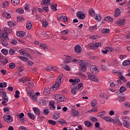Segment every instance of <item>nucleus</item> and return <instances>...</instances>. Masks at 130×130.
<instances>
[{"label":"nucleus","mask_w":130,"mask_h":130,"mask_svg":"<svg viewBox=\"0 0 130 130\" xmlns=\"http://www.w3.org/2000/svg\"><path fill=\"white\" fill-rule=\"evenodd\" d=\"M3 17L6 18V19H10L11 18V14L7 12H4L3 14Z\"/></svg>","instance_id":"nucleus-18"},{"label":"nucleus","mask_w":130,"mask_h":130,"mask_svg":"<svg viewBox=\"0 0 130 130\" xmlns=\"http://www.w3.org/2000/svg\"><path fill=\"white\" fill-rule=\"evenodd\" d=\"M105 114H106V111H104L101 112V114L100 115L99 114L98 116H99L100 117H101L102 118H104V115H105Z\"/></svg>","instance_id":"nucleus-41"},{"label":"nucleus","mask_w":130,"mask_h":130,"mask_svg":"<svg viewBox=\"0 0 130 130\" xmlns=\"http://www.w3.org/2000/svg\"><path fill=\"white\" fill-rule=\"evenodd\" d=\"M88 48H89V49H92V50L96 49L95 48V45L94 43L89 44L88 45Z\"/></svg>","instance_id":"nucleus-25"},{"label":"nucleus","mask_w":130,"mask_h":130,"mask_svg":"<svg viewBox=\"0 0 130 130\" xmlns=\"http://www.w3.org/2000/svg\"><path fill=\"white\" fill-rule=\"evenodd\" d=\"M101 69L105 72H107V71H108V68L105 66L102 65Z\"/></svg>","instance_id":"nucleus-43"},{"label":"nucleus","mask_w":130,"mask_h":130,"mask_svg":"<svg viewBox=\"0 0 130 130\" xmlns=\"http://www.w3.org/2000/svg\"><path fill=\"white\" fill-rule=\"evenodd\" d=\"M58 122L61 124V125H66V124H68V123L64 121L63 119L58 120Z\"/></svg>","instance_id":"nucleus-26"},{"label":"nucleus","mask_w":130,"mask_h":130,"mask_svg":"<svg viewBox=\"0 0 130 130\" xmlns=\"http://www.w3.org/2000/svg\"><path fill=\"white\" fill-rule=\"evenodd\" d=\"M43 112L44 114H45V115H48V114L49 113V109H44Z\"/></svg>","instance_id":"nucleus-48"},{"label":"nucleus","mask_w":130,"mask_h":130,"mask_svg":"<svg viewBox=\"0 0 130 130\" xmlns=\"http://www.w3.org/2000/svg\"><path fill=\"white\" fill-rule=\"evenodd\" d=\"M48 122L49 124H51V125H55V124H56V122L53 120H49Z\"/></svg>","instance_id":"nucleus-35"},{"label":"nucleus","mask_w":130,"mask_h":130,"mask_svg":"<svg viewBox=\"0 0 130 130\" xmlns=\"http://www.w3.org/2000/svg\"><path fill=\"white\" fill-rule=\"evenodd\" d=\"M116 23L118 26H120L121 25H124V24H125V19H119L117 21Z\"/></svg>","instance_id":"nucleus-10"},{"label":"nucleus","mask_w":130,"mask_h":130,"mask_svg":"<svg viewBox=\"0 0 130 130\" xmlns=\"http://www.w3.org/2000/svg\"><path fill=\"white\" fill-rule=\"evenodd\" d=\"M27 115L28 117H29V118H30V119H32V120L36 118V116H35V115L33 114H31V113H28Z\"/></svg>","instance_id":"nucleus-22"},{"label":"nucleus","mask_w":130,"mask_h":130,"mask_svg":"<svg viewBox=\"0 0 130 130\" xmlns=\"http://www.w3.org/2000/svg\"><path fill=\"white\" fill-rule=\"evenodd\" d=\"M32 110L37 115H39L40 114V110L39 108L35 107L32 108Z\"/></svg>","instance_id":"nucleus-20"},{"label":"nucleus","mask_w":130,"mask_h":130,"mask_svg":"<svg viewBox=\"0 0 130 130\" xmlns=\"http://www.w3.org/2000/svg\"><path fill=\"white\" fill-rule=\"evenodd\" d=\"M19 82H22V83H26L27 81L26 80V78L23 77L19 79Z\"/></svg>","instance_id":"nucleus-50"},{"label":"nucleus","mask_w":130,"mask_h":130,"mask_svg":"<svg viewBox=\"0 0 130 130\" xmlns=\"http://www.w3.org/2000/svg\"><path fill=\"white\" fill-rule=\"evenodd\" d=\"M17 14H24V10L22 8H19L16 10Z\"/></svg>","instance_id":"nucleus-33"},{"label":"nucleus","mask_w":130,"mask_h":130,"mask_svg":"<svg viewBox=\"0 0 130 130\" xmlns=\"http://www.w3.org/2000/svg\"><path fill=\"white\" fill-rule=\"evenodd\" d=\"M90 30L91 31V32H94V31H96V30H97V24L93 25L92 26H90Z\"/></svg>","instance_id":"nucleus-29"},{"label":"nucleus","mask_w":130,"mask_h":130,"mask_svg":"<svg viewBox=\"0 0 130 130\" xmlns=\"http://www.w3.org/2000/svg\"><path fill=\"white\" fill-rule=\"evenodd\" d=\"M3 117L4 118L5 121H6L8 123H11V122H12L13 120V118H12L10 115H5Z\"/></svg>","instance_id":"nucleus-6"},{"label":"nucleus","mask_w":130,"mask_h":130,"mask_svg":"<svg viewBox=\"0 0 130 130\" xmlns=\"http://www.w3.org/2000/svg\"><path fill=\"white\" fill-rule=\"evenodd\" d=\"M18 3H20L19 1H11V3L12 5H14L16 6V5H18Z\"/></svg>","instance_id":"nucleus-54"},{"label":"nucleus","mask_w":130,"mask_h":130,"mask_svg":"<svg viewBox=\"0 0 130 130\" xmlns=\"http://www.w3.org/2000/svg\"><path fill=\"white\" fill-rule=\"evenodd\" d=\"M41 49H44V50H47V46L45 44H41L40 46Z\"/></svg>","instance_id":"nucleus-37"},{"label":"nucleus","mask_w":130,"mask_h":130,"mask_svg":"<svg viewBox=\"0 0 130 130\" xmlns=\"http://www.w3.org/2000/svg\"><path fill=\"white\" fill-rule=\"evenodd\" d=\"M60 116V115L59 114V113H55L53 116V119H57L58 118H59Z\"/></svg>","instance_id":"nucleus-30"},{"label":"nucleus","mask_w":130,"mask_h":130,"mask_svg":"<svg viewBox=\"0 0 130 130\" xmlns=\"http://www.w3.org/2000/svg\"><path fill=\"white\" fill-rule=\"evenodd\" d=\"M41 5L43 6H50V1H42L41 2Z\"/></svg>","instance_id":"nucleus-17"},{"label":"nucleus","mask_w":130,"mask_h":130,"mask_svg":"<svg viewBox=\"0 0 130 130\" xmlns=\"http://www.w3.org/2000/svg\"><path fill=\"white\" fill-rule=\"evenodd\" d=\"M26 33L23 31H17L16 32V35L18 37H24L25 36Z\"/></svg>","instance_id":"nucleus-14"},{"label":"nucleus","mask_w":130,"mask_h":130,"mask_svg":"<svg viewBox=\"0 0 130 130\" xmlns=\"http://www.w3.org/2000/svg\"><path fill=\"white\" fill-rule=\"evenodd\" d=\"M96 105H97V102H96V101H94V102H91V107H95Z\"/></svg>","instance_id":"nucleus-52"},{"label":"nucleus","mask_w":130,"mask_h":130,"mask_svg":"<svg viewBox=\"0 0 130 130\" xmlns=\"http://www.w3.org/2000/svg\"><path fill=\"white\" fill-rule=\"evenodd\" d=\"M20 54L21 55H25V56H27V57H31V55L27 53V51L24 50L20 51Z\"/></svg>","instance_id":"nucleus-15"},{"label":"nucleus","mask_w":130,"mask_h":130,"mask_svg":"<svg viewBox=\"0 0 130 130\" xmlns=\"http://www.w3.org/2000/svg\"><path fill=\"white\" fill-rule=\"evenodd\" d=\"M99 46H101V43H94V47L95 48V49H97L98 47H99Z\"/></svg>","instance_id":"nucleus-56"},{"label":"nucleus","mask_w":130,"mask_h":130,"mask_svg":"<svg viewBox=\"0 0 130 130\" xmlns=\"http://www.w3.org/2000/svg\"><path fill=\"white\" fill-rule=\"evenodd\" d=\"M75 50L77 53H81L82 52V48L79 45H76L75 46Z\"/></svg>","instance_id":"nucleus-12"},{"label":"nucleus","mask_w":130,"mask_h":130,"mask_svg":"<svg viewBox=\"0 0 130 130\" xmlns=\"http://www.w3.org/2000/svg\"><path fill=\"white\" fill-rule=\"evenodd\" d=\"M95 20H98V21H101L102 20V17L100 16V15H98L95 18Z\"/></svg>","instance_id":"nucleus-51"},{"label":"nucleus","mask_w":130,"mask_h":130,"mask_svg":"<svg viewBox=\"0 0 130 130\" xmlns=\"http://www.w3.org/2000/svg\"><path fill=\"white\" fill-rule=\"evenodd\" d=\"M121 13V12L120 11L119 9L117 8L116 9V11H115V12L114 16L116 17H118L119 16V15H120Z\"/></svg>","instance_id":"nucleus-21"},{"label":"nucleus","mask_w":130,"mask_h":130,"mask_svg":"<svg viewBox=\"0 0 130 130\" xmlns=\"http://www.w3.org/2000/svg\"><path fill=\"white\" fill-rule=\"evenodd\" d=\"M84 124L88 127H91V126H92V122H91L90 121H85L84 122Z\"/></svg>","instance_id":"nucleus-24"},{"label":"nucleus","mask_w":130,"mask_h":130,"mask_svg":"<svg viewBox=\"0 0 130 130\" xmlns=\"http://www.w3.org/2000/svg\"><path fill=\"white\" fill-rule=\"evenodd\" d=\"M1 52L3 53V54H4V55H7V54H8V52H9V51L7 49H3L1 50Z\"/></svg>","instance_id":"nucleus-42"},{"label":"nucleus","mask_w":130,"mask_h":130,"mask_svg":"<svg viewBox=\"0 0 130 130\" xmlns=\"http://www.w3.org/2000/svg\"><path fill=\"white\" fill-rule=\"evenodd\" d=\"M88 75V78L89 80H90V81H92V82H98L97 79V76L95 75H93L91 73H87Z\"/></svg>","instance_id":"nucleus-4"},{"label":"nucleus","mask_w":130,"mask_h":130,"mask_svg":"<svg viewBox=\"0 0 130 130\" xmlns=\"http://www.w3.org/2000/svg\"><path fill=\"white\" fill-rule=\"evenodd\" d=\"M9 54H10V55H14V54H15V53H16V51H15V49L11 48L9 49Z\"/></svg>","instance_id":"nucleus-32"},{"label":"nucleus","mask_w":130,"mask_h":130,"mask_svg":"<svg viewBox=\"0 0 130 130\" xmlns=\"http://www.w3.org/2000/svg\"><path fill=\"white\" fill-rule=\"evenodd\" d=\"M69 32H70V30H69V29L64 30L61 31V34L62 35H66V34H68Z\"/></svg>","instance_id":"nucleus-47"},{"label":"nucleus","mask_w":130,"mask_h":130,"mask_svg":"<svg viewBox=\"0 0 130 130\" xmlns=\"http://www.w3.org/2000/svg\"><path fill=\"white\" fill-rule=\"evenodd\" d=\"M43 11H44V12H49V9H48V7H45L43 8Z\"/></svg>","instance_id":"nucleus-59"},{"label":"nucleus","mask_w":130,"mask_h":130,"mask_svg":"<svg viewBox=\"0 0 130 130\" xmlns=\"http://www.w3.org/2000/svg\"><path fill=\"white\" fill-rule=\"evenodd\" d=\"M62 78H63V74H60L57 78L56 83L53 85V91H56V89L59 88L60 84H61V80H62Z\"/></svg>","instance_id":"nucleus-3"},{"label":"nucleus","mask_w":130,"mask_h":130,"mask_svg":"<svg viewBox=\"0 0 130 130\" xmlns=\"http://www.w3.org/2000/svg\"><path fill=\"white\" fill-rule=\"evenodd\" d=\"M77 16L79 19H81L83 20V19H85V17H86L85 16V14L82 12H78L77 13Z\"/></svg>","instance_id":"nucleus-8"},{"label":"nucleus","mask_w":130,"mask_h":130,"mask_svg":"<svg viewBox=\"0 0 130 130\" xmlns=\"http://www.w3.org/2000/svg\"><path fill=\"white\" fill-rule=\"evenodd\" d=\"M9 62V61L8 60V59L7 58H4L1 60V63L2 64H4V66H6L7 63Z\"/></svg>","instance_id":"nucleus-31"},{"label":"nucleus","mask_w":130,"mask_h":130,"mask_svg":"<svg viewBox=\"0 0 130 130\" xmlns=\"http://www.w3.org/2000/svg\"><path fill=\"white\" fill-rule=\"evenodd\" d=\"M89 15L91 17L95 16V11H94V10H93L92 9H90L89 10Z\"/></svg>","instance_id":"nucleus-39"},{"label":"nucleus","mask_w":130,"mask_h":130,"mask_svg":"<svg viewBox=\"0 0 130 130\" xmlns=\"http://www.w3.org/2000/svg\"><path fill=\"white\" fill-rule=\"evenodd\" d=\"M43 93L44 95H47V94H50V89L47 87L45 88L43 91Z\"/></svg>","instance_id":"nucleus-19"},{"label":"nucleus","mask_w":130,"mask_h":130,"mask_svg":"<svg viewBox=\"0 0 130 130\" xmlns=\"http://www.w3.org/2000/svg\"><path fill=\"white\" fill-rule=\"evenodd\" d=\"M19 130H29V129H27V128H26V127H25V126H20Z\"/></svg>","instance_id":"nucleus-62"},{"label":"nucleus","mask_w":130,"mask_h":130,"mask_svg":"<svg viewBox=\"0 0 130 130\" xmlns=\"http://www.w3.org/2000/svg\"><path fill=\"white\" fill-rule=\"evenodd\" d=\"M9 6V2L8 1H5L3 3L2 8H4L5 7H8Z\"/></svg>","instance_id":"nucleus-46"},{"label":"nucleus","mask_w":130,"mask_h":130,"mask_svg":"<svg viewBox=\"0 0 130 130\" xmlns=\"http://www.w3.org/2000/svg\"><path fill=\"white\" fill-rule=\"evenodd\" d=\"M123 124L125 127H128V126H129V123H128L127 121H124Z\"/></svg>","instance_id":"nucleus-49"},{"label":"nucleus","mask_w":130,"mask_h":130,"mask_svg":"<svg viewBox=\"0 0 130 130\" xmlns=\"http://www.w3.org/2000/svg\"><path fill=\"white\" fill-rule=\"evenodd\" d=\"M40 104L42 106H45V105H47V102L41 100L40 101Z\"/></svg>","instance_id":"nucleus-34"},{"label":"nucleus","mask_w":130,"mask_h":130,"mask_svg":"<svg viewBox=\"0 0 130 130\" xmlns=\"http://www.w3.org/2000/svg\"><path fill=\"white\" fill-rule=\"evenodd\" d=\"M66 100V99H64V97L63 96H60L59 98V101L60 102H63Z\"/></svg>","instance_id":"nucleus-58"},{"label":"nucleus","mask_w":130,"mask_h":130,"mask_svg":"<svg viewBox=\"0 0 130 130\" xmlns=\"http://www.w3.org/2000/svg\"><path fill=\"white\" fill-rule=\"evenodd\" d=\"M78 62L80 67H87L89 61L87 60L79 59L78 60Z\"/></svg>","instance_id":"nucleus-5"},{"label":"nucleus","mask_w":130,"mask_h":130,"mask_svg":"<svg viewBox=\"0 0 130 130\" xmlns=\"http://www.w3.org/2000/svg\"><path fill=\"white\" fill-rule=\"evenodd\" d=\"M69 82L70 83H73V84H74V85H76L77 83H80V82H81V80L80 79H71L69 80Z\"/></svg>","instance_id":"nucleus-9"},{"label":"nucleus","mask_w":130,"mask_h":130,"mask_svg":"<svg viewBox=\"0 0 130 130\" xmlns=\"http://www.w3.org/2000/svg\"><path fill=\"white\" fill-rule=\"evenodd\" d=\"M78 76L79 77H81V78H86V75H85L84 74H83V73H79Z\"/></svg>","instance_id":"nucleus-64"},{"label":"nucleus","mask_w":130,"mask_h":130,"mask_svg":"<svg viewBox=\"0 0 130 130\" xmlns=\"http://www.w3.org/2000/svg\"><path fill=\"white\" fill-rule=\"evenodd\" d=\"M119 78L121 80L123 81V82H126V80H125V77H124V76H123V75L120 76Z\"/></svg>","instance_id":"nucleus-57"},{"label":"nucleus","mask_w":130,"mask_h":130,"mask_svg":"<svg viewBox=\"0 0 130 130\" xmlns=\"http://www.w3.org/2000/svg\"><path fill=\"white\" fill-rule=\"evenodd\" d=\"M102 33H103V34H108V33H110V29L105 28L102 30Z\"/></svg>","instance_id":"nucleus-28"},{"label":"nucleus","mask_w":130,"mask_h":130,"mask_svg":"<svg viewBox=\"0 0 130 130\" xmlns=\"http://www.w3.org/2000/svg\"><path fill=\"white\" fill-rule=\"evenodd\" d=\"M124 91H126V88L124 86H121L120 88V93H123Z\"/></svg>","instance_id":"nucleus-45"},{"label":"nucleus","mask_w":130,"mask_h":130,"mask_svg":"<svg viewBox=\"0 0 130 130\" xmlns=\"http://www.w3.org/2000/svg\"><path fill=\"white\" fill-rule=\"evenodd\" d=\"M0 39L1 44L3 46L7 47L9 45V37H8V31L5 29L3 32L0 33Z\"/></svg>","instance_id":"nucleus-1"},{"label":"nucleus","mask_w":130,"mask_h":130,"mask_svg":"<svg viewBox=\"0 0 130 130\" xmlns=\"http://www.w3.org/2000/svg\"><path fill=\"white\" fill-rule=\"evenodd\" d=\"M98 112V108L97 107L93 108L90 110L88 111V112Z\"/></svg>","instance_id":"nucleus-44"},{"label":"nucleus","mask_w":130,"mask_h":130,"mask_svg":"<svg viewBox=\"0 0 130 130\" xmlns=\"http://www.w3.org/2000/svg\"><path fill=\"white\" fill-rule=\"evenodd\" d=\"M37 98H38V96H37V95H35V94H34V95L31 99L32 100V101H34V102H36V101H37Z\"/></svg>","instance_id":"nucleus-55"},{"label":"nucleus","mask_w":130,"mask_h":130,"mask_svg":"<svg viewBox=\"0 0 130 130\" xmlns=\"http://www.w3.org/2000/svg\"><path fill=\"white\" fill-rule=\"evenodd\" d=\"M80 70L81 71L85 73L86 71H87V67L86 66H80Z\"/></svg>","instance_id":"nucleus-36"},{"label":"nucleus","mask_w":130,"mask_h":130,"mask_svg":"<svg viewBox=\"0 0 130 130\" xmlns=\"http://www.w3.org/2000/svg\"><path fill=\"white\" fill-rule=\"evenodd\" d=\"M71 93L74 95H76L78 91H82L84 87H83V83H78L77 84H73L71 86Z\"/></svg>","instance_id":"nucleus-2"},{"label":"nucleus","mask_w":130,"mask_h":130,"mask_svg":"<svg viewBox=\"0 0 130 130\" xmlns=\"http://www.w3.org/2000/svg\"><path fill=\"white\" fill-rule=\"evenodd\" d=\"M54 101H50L49 103V106L50 107V109H52V110H54L55 109V106H54Z\"/></svg>","instance_id":"nucleus-11"},{"label":"nucleus","mask_w":130,"mask_h":130,"mask_svg":"<svg viewBox=\"0 0 130 130\" xmlns=\"http://www.w3.org/2000/svg\"><path fill=\"white\" fill-rule=\"evenodd\" d=\"M72 112V115L73 116H79L80 115V113L79 112L75 109H72L71 110Z\"/></svg>","instance_id":"nucleus-13"},{"label":"nucleus","mask_w":130,"mask_h":130,"mask_svg":"<svg viewBox=\"0 0 130 130\" xmlns=\"http://www.w3.org/2000/svg\"><path fill=\"white\" fill-rule=\"evenodd\" d=\"M1 96L2 98H3L4 97H6L7 96V92L5 91H2Z\"/></svg>","instance_id":"nucleus-61"},{"label":"nucleus","mask_w":130,"mask_h":130,"mask_svg":"<svg viewBox=\"0 0 130 130\" xmlns=\"http://www.w3.org/2000/svg\"><path fill=\"white\" fill-rule=\"evenodd\" d=\"M64 59V63H70L72 60V58L70 56H65Z\"/></svg>","instance_id":"nucleus-16"},{"label":"nucleus","mask_w":130,"mask_h":130,"mask_svg":"<svg viewBox=\"0 0 130 130\" xmlns=\"http://www.w3.org/2000/svg\"><path fill=\"white\" fill-rule=\"evenodd\" d=\"M105 21L107 22H113V18L110 16L105 17Z\"/></svg>","instance_id":"nucleus-23"},{"label":"nucleus","mask_w":130,"mask_h":130,"mask_svg":"<svg viewBox=\"0 0 130 130\" xmlns=\"http://www.w3.org/2000/svg\"><path fill=\"white\" fill-rule=\"evenodd\" d=\"M90 120L91 121H92V122H96V121H97V119L95 117H91L90 118Z\"/></svg>","instance_id":"nucleus-60"},{"label":"nucleus","mask_w":130,"mask_h":130,"mask_svg":"<svg viewBox=\"0 0 130 130\" xmlns=\"http://www.w3.org/2000/svg\"><path fill=\"white\" fill-rule=\"evenodd\" d=\"M15 63H11L9 64L10 69H14V68H15Z\"/></svg>","instance_id":"nucleus-63"},{"label":"nucleus","mask_w":130,"mask_h":130,"mask_svg":"<svg viewBox=\"0 0 130 130\" xmlns=\"http://www.w3.org/2000/svg\"><path fill=\"white\" fill-rule=\"evenodd\" d=\"M123 66H128L130 64V60H124L122 63Z\"/></svg>","instance_id":"nucleus-38"},{"label":"nucleus","mask_w":130,"mask_h":130,"mask_svg":"<svg viewBox=\"0 0 130 130\" xmlns=\"http://www.w3.org/2000/svg\"><path fill=\"white\" fill-rule=\"evenodd\" d=\"M26 28L27 29V30H30V29L32 28V24L31 23V21H28L27 23Z\"/></svg>","instance_id":"nucleus-27"},{"label":"nucleus","mask_w":130,"mask_h":130,"mask_svg":"<svg viewBox=\"0 0 130 130\" xmlns=\"http://www.w3.org/2000/svg\"><path fill=\"white\" fill-rule=\"evenodd\" d=\"M108 52H112L114 49L112 47H107L105 48Z\"/></svg>","instance_id":"nucleus-40"},{"label":"nucleus","mask_w":130,"mask_h":130,"mask_svg":"<svg viewBox=\"0 0 130 130\" xmlns=\"http://www.w3.org/2000/svg\"><path fill=\"white\" fill-rule=\"evenodd\" d=\"M90 70L91 73H93V74H97L99 73L98 67L96 66H91L90 68Z\"/></svg>","instance_id":"nucleus-7"},{"label":"nucleus","mask_w":130,"mask_h":130,"mask_svg":"<svg viewBox=\"0 0 130 130\" xmlns=\"http://www.w3.org/2000/svg\"><path fill=\"white\" fill-rule=\"evenodd\" d=\"M103 119H105L106 121H111V117H104Z\"/></svg>","instance_id":"nucleus-53"}]
</instances>
